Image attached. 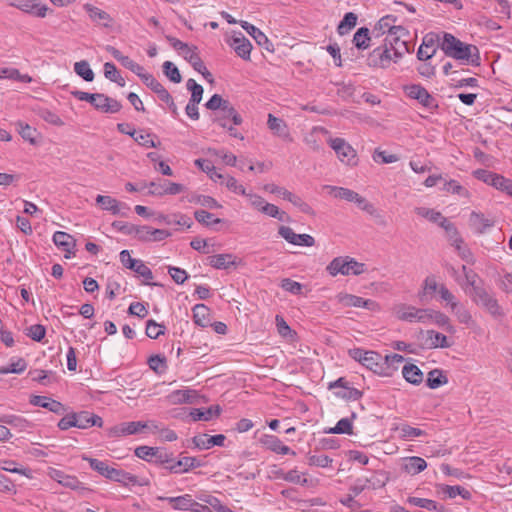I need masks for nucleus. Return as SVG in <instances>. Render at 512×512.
<instances>
[{
  "instance_id": "nucleus-33",
  "label": "nucleus",
  "mask_w": 512,
  "mask_h": 512,
  "mask_svg": "<svg viewBox=\"0 0 512 512\" xmlns=\"http://www.w3.org/2000/svg\"><path fill=\"white\" fill-rule=\"evenodd\" d=\"M96 203L100 205V207L103 210L109 211L113 215L120 214V207L122 206V204L115 198H112L111 196L98 195L96 197ZM123 206L126 209H129L125 204H123Z\"/></svg>"
},
{
  "instance_id": "nucleus-50",
  "label": "nucleus",
  "mask_w": 512,
  "mask_h": 512,
  "mask_svg": "<svg viewBox=\"0 0 512 512\" xmlns=\"http://www.w3.org/2000/svg\"><path fill=\"white\" fill-rule=\"evenodd\" d=\"M84 460H87L90 464V467L97 471L100 475L110 479L111 472L113 471V467H109L105 461H101L95 458L84 457Z\"/></svg>"
},
{
  "instance_id": "nucleus-59",
  "label": "nucleus",
  "mask_w": 512,
  "mask_h": 512,
  "mask_svg": "<svg viewBox=\"0 0 512 512\" xmlns=\"http://www.w3.org/2000/svg\"><path fill=\"white\" fill-rule=\"evenodd\" d=\"M146 335L151 339H157L165 332V326L150 319L146 323Z\"/></svg>"
},
{
  "instance_id": "nucleus-20",
  "label": "nucleus",
  "mask_w": 512,
  "mask_h": 512,
  "mask_svg": "<svg viewBox=\"0 0 512 512\" xmlns=\"http://www.w3.org/2000/svg\"><path fill=\"white\" fill-rule=\"evenodd\" d=\"M171 233L164 229H155L150 226H139L137 237L141 241H162L169 237Z\"/></svg>"
},
{
  "instance_id": "nucleus-6",
  "label": "nucleus",
  "mask_w": 512,
  "mask_h": 512,
  "mask_svg": "<svg viewBox=\"0 0 512 512\" xmlns=\"http://www.w3.org/2000/svg\"><path fill=\"white\" fill-rule=\"evenodd\" d=\"M329 144L341 162L348 165H356L357 153L343 138H332L329 140Z\"/></svg>"
},
{
  "instance_id": "nucleus-24",
  "label": "nucleus",
  "mask_w": 512,
  "mask_h": 512,
  "mask_svg": "<svg viewBox=\"0 0 512 512\" xmlns=\"http://www.w3.org/2000/svg\"><path fill=\"white\" fill-rule=\"evenodd\" d=\"M223 434L209 436L207 434L197 435L193 437L194 445L199 449H210L213 446H223L225 441Z\"/></svg>"
},
{
  "instance_id": "nucleus-56",
  "label": "nucleus",
  "mask_w": 512,
  "mask_h": 512,
  "mask_svg": "<svg viewBox=\"0 0 512 512\" xmlns=\"http://www.w3.org/2000/svg\"><path fill=\"white\" fill-rule=\"evenodd\" d=\"M499 175L500 174H497V173H494V172H491V171H488L485 169H477L473 172V176L476 179H478L492 187H494V182L497 181L496 178H498Z\"/></svg>"
},
{
  "instance_id": "nucleus-36",
  "label": "nucleus",
  "mask_w": 512,
  "mask_h": 512,
  "mask_svg": "<svg viewBox=\"0 0 512 512\" xmlns=\"http://www.w3.org/2000/svg\"><path fill=\"white\" fill-rule=\"evenodd\" d=\"M84 9L86 10V12L89 14L90 18L93 21L103 24L105 27H108L110 25V22L112 23V21H113V19L110 17V15L107 12H105L91 4H85Z\"/></svg>"
},
{
  "instance_id": "nucleus-7",
  "label": "nucleus",
  "mask_w": 512,
  "mask_h": 512,
  "mask_svg": "<svg viewBox=\"0 0 512 512\" xmlns=\"http://www.w3.org/2000/svg\"><path fill=\"white\" fill-rule=\"evenodd\" d=\"M366 62L370 67L387 68L391 62H397V59L390 52L388 44H383L369 53Z\"/></svg>"
},
{
  "instance_id": "nucleus-28",
  "label": "nucleus",
  "mask_w": 512,
  "mask_h": 512,
  "mask_svg": "<svg viewBox=\"0 0 512 512\" xmlns=\"http://www.w3.org/2000/svg\"><path fill=\"white\" fill-rule=\"evenodd\" d=\"M145 427L146 424L141 421L123 422L113 427L111 434L114 436L132 435Z\"/></svg>"
},
{
  "instance_id": "nucleus-17",
  "label": "nucleus",
  "mask_w": 512,
  "mask_h": 512,
  "mask_svg": "<svg viewBox=\"0 0 512 512\" xmlns=\"http://www.w3.org/2000/svg\"><path fill=\"white\" fill-rule=\"evenodd\" d=\"M92 106L103 113H117L122 108V105L119 101L102 93H97Z\"/></svg>"
},
{
  "instance_id": "nucleus-63",
  "label": "nucleus",
  "mask_w": 512,
  "mask_h": 512,
  "mask_svg": "<svg viewBox=\"0 0 512 512\" xmlns=\"http://www.w3.org/2000/svg\"><path fill=\"white\" fill-rule=\"evenodd\" d=\"M404 357L400 354H391L386 355L383 360L382 364H385L387 366V370L390 371V376L394 371L398 369V364L402 363L404 361Z\"/></svg>"
},
{
  "instance_id": "nucleus-8",
  "label": "nucleus",
  "mask_w": 512,
  "mask_h": 512,
  "mask_svg": "<svg viewBox=\"0 0 512 512\" xmlns=\"http://www.w3.org/2000/svg\"><path fill=\"white\" fill-rule=\"evenodd\" d=\"M11 6L20 9L25 13L44 18L49 10L48 6L37 0H10Z\"/></svg>"
},
{
  "instance_id": "nucleus-49",
  "label": "nucleus",
  "mask_w": 512,
  "mask_h": 512,
  "mask_svg": "<svg viewBox=\"0 0 512 512\" xmlns=\"http://www.w3.org/2000/svg\"><path fill=\"white\" fill-rule=\"evenodd\" d=\"M0 423L19 428L20 430H26L30 427V423L26 419L17 415H1Z\"/></svg>"
},
{
  "instance_id": "nucleus-47",
  "label": "nucleus",
  "mask_w": 512,
  "mask_h": 512,
  "mask_svg": "<svg viewBox=\"0 0 512 512\" xmlns=\"http://www.w3.org/2000/svg\"><path fill=\"white\" fill-rule=\"evenodd\" d=\"M442 492L448 497V498H455L456 496H461L465 500H469L471 498V493L466 488L456 485V486H450V485H443L442 486Z\"/></svg>"
},
{
  "instance_id": "nucleus-29",
  "label": "nucleus",
  "mask_w": 512,
  "mask_h": 512,
  "mask_svg": "<svg viewBox=\"0 0 512 512\" xmlns=\"http://www.w3.org/2000/svg\"><path fill=\"white\" fill-rule=\"evenodd\" d=\"M205 107L211 111H225L228 114L233 113V105L229 100L224 99L219 94H214L205 104Z\"/></svg>"
},
{
  "instance_id": "nucleus-30",
  "label": "nucleus",
  "mask_w": 512,
  "mask_h": 512,
  "mask_svg": "<svg viewBox=\"0 0 512 512\" xmlns=\"http://www.w3.org/2000/svg\"><path fill=\"white\" fill-rule=\"evenodd\" d=\"M427 467V462L419 456H411L404 459L402 469L411 475H416Z\"/></svg>"
},
{
  "instance_id": "nucleus-13",
  "label": "nucleus",
  "mask_w": 512,
  "mask_h": 512,
  "mask_svg": "<svg viewBox=\"0 0 512 512\" xmlns=\"http://www.w3.org/2000/svg\"><path fill=\"white\" fill-rule=\"evenodd\" d=\"M229 45L243 60H250L252 44L241 32L235 33L232 36Z\"/></svg>"
},
{
  "instance_id": "nucleus-52",
  "label": "nucleus",
  "mask_w": 512,
  "mask_h": 512,
  "mask_svg": "<svg viewBox=\"0 0 512 512\" xmlns=\"http://www.w3.org/2000/svg\"><path fill=\"white\" fill-rule=\"evenodd\" d=\"M75 73L83 78L87 82H91L94 79V72L90 68L89 63L86 60H81L74 64Z\"/></svg>"
},
{
  "instance_id": "nucleus-4",
  "label": "nucleus",
  "mask_w": 512,
  "mask_h": 512,
  "mask_svg": "<svg viewBox=\"0 0 512 512\" xmlns=\"http://www.w3.org/2000/svg\"><path fill=\"white\" fill-rule=\"evenodd\" d=\"M473 301L485 308L492 316L501 317L503 312L498 304L497 299L491 295L485 288H475V292L471 294Z\"/></svg>"
},
{
  "instance_id": "nucleus-41",
  "label": "nucleus",
  "mask_w": 512,
  "mask_h": 512,
  "mask_svg": "<svg viewBox=\"0 0 512 512\" xmlns=\"http://www.w3.org/2000/svg\"><path fill=\"white\" fill-rule=\"evenodd\" d=\"M323 189L326 190L333 197L338 198V199H343L348 202H353L355 195L357 193L348 188L337 187V186H332V185H324Z\"/></svg>"
},
{
  "instance_id": "nucleus-48",
  "label": "nucleus",
  "mask_w": 512,
  "mask_h": 512,
  "mask_svg": "<svg viewBox=\"0 0 512 512\" xmlns=\"http://www.w3.org/2000/svg\"><path fill=\"white\" fill-rule=\"evenodd\" d=\"M357 24V15L353 12H348L344 15L343 19L340 21L337 32L340 35L347 34L352 28H354Z\"/></svg>"
},
{
  "instance_id": "nucleus-9",
  "label": "nucleus",
  "mask_w": 512,
  "mask_h": 512,
  "mask_svg": "<svg viewBox=\"0 0 512 512\" xmlns=\"http://www.w3.org/2000/svg\"><path fill=\"white\" fill-rule=\"evenodd\" d=\"M278 233L287 242L298 246H313L315 239L309 234H296L289 226H280Z\"/></svg>"
},
{
  "instance_id": "nucleus-32",
  "label": "nucleus",
  "mask_w": 512,
  "mask_h": 512,
  "mask_svg": "<svg viewBox=\"0 0 512 512\" xmlns=\"http://www.w3.org/2000/svg\"><path fill=\"white\" fill-rule=\"evenodd\" d=\"M228 119H231L234 125H240L243 122L241 115L237 112V110L233 107V113L228 114L225 111H217L214 114L213 121L217 123L222 128H227Z\"/></svg>"
},
{
  "instance_id": "nucleus-40",
  "label": "nucleus",
  "mask_w": 512,
  "mask_h": 512,
  "mask_svg": "<svg viewBox=\"0 0 512 512\" xmlns=\"http://www.w3.org/2000/svg\"><path fill=\"white\" fill-rule=\"evenodd\" d=\"M182 200H186L189 203L200 204L210 209L222 207L213 197L207 195L191 194L183 197Z\"/></svg>"
},
{
  "instance_id": "nucleus-1",
  "label": "nucleus",
  "mask_w": 512,
  "mask_h": 512,
  "mask_svg": "<svg viewBox=\"0 0 512 512\" xmlns=\"http://www.w3.org/2000/svg\"><path fill=\"white\" fill-rule=\"evenodd\" d=\"M441 49L445 55L457 60H465L472 65L480 64V52L477 46L466 44L450 33H444Z\"/></svg>"
},
{
  "instance_id": "nucleus-64",
  "label": "nucleus",
  "mask_w": 512,
  "mask_h": 512,
  "mask_svg": "<svg viewBox=\"0 0 512 512\" xmlns=\"http://www.w3.org/2000/svg\"><path fill=\"white\" fill-rule=\"evenodd\" d=\"M496 179L497 181L494 182V188L512 196V180L504 177L503 175H499Z\"/></svg>"
},
{
  "instance_id": "nucleus-34",
  "label": "nucleus",
  "mask_w": 512,
  "mask_h": 512,
  "mask_svg": "<svg viewBox=\"0 0 512 512\" xmlns=\"http://www.w3.org/2000/svg\"><path fill=\"white\" fill-rule=\"evenodd\" d=\"M426 345L429 348H448L451 346L444 334L434 330L426 331Z\"/></svg>"
},
{
  "instance_id": "nucleus-61",
  "label": "nucleus",
  "mask_w": 512,
  "mask_h": 512,
  "mask_svg": "<svg viewBox=\"0 0 512 512\" xmlns=\"http://www.w3.org/2000/svg\"><path fill=\"white\" fill-rule=\"evenodd\" d=\"M186 87L189 91H191L192 102L200 103L203 95V87L196 83L194 79H188L186 83Z\"/></svg>"
},
{
  "instance_id": "nucleus-5",
  "label": "nucleus",
  "mask_w": 512,
  "mask_h": 512,
  "mask_svg": "<svg viewBox=\"0 0 512 512\" xmlns=\"http://www.w3.org/2000/svg\"><path fill=\"white\" fill-rule=\"evenodd\" d=\"M406 95L417 100L422 106L430 110H436L438 103L436 99L420 84H411L404 86Z\"/></svg>"
},
{
  "instance_id": "nucleus-45",
  "label": "nucleus",
  "mask_w": 512,
  "mask_h": 512,
  "mask_svg": "<svg viewBox=\"0 0 512 512\" xmlns=\"http://www.w3.org/2000/svg\"><path fill=\"white\" fill-rule=\"evenodd\" d=\"M370 41V30L367 27L359 28L353 36V43L358 49H367Z\"/></svg>"
},
{
  "instance_id": "nucleus-19",
  "label": "nucleus",
  "mask_w": 512,
  "mask_h": 512,
  "mask_svg": "<svg viewBox=\"0 0 512 512\" xmlns=\"http://www.w3.org/2000/svg\"><path fill=\"white\" fill-rule=\"evenodd\" d=\"M30 403L34 406L45 408L58 415H62L66 411L62 403L46 396L33 395L30 398Z\"/></svg>"
},
{
  "instance_id": "nucleus-11",
  "label": "nucleus",
  "mask_w": 512,
  "mask_h": 512,
  "mask_svg": "<svg viewBox=\"0 0 512 512\" xmlns=\"http://www.w3.org/2000/svg\"><path fill=\"white\" fill-rule=\"evenodd\" d=\"M109 480L119 482L124 486H148L150 484V481L147 478H139L122 469L115 468H113Z\"/></svg>"
},
{
  "instance_id": "nucleus-3",
  "label": "nucleus",
  "mask_w": 512,
  "mask_h": 512,
  "mask_svg": "<svg viewBox=\"0 0 512 512\" xmlns=\"http://www.w3.org/2000/svg\"><path fill=\"white\" fill-rule=\"evenodd\" d=\"M48 475L51 479L58 482L63 487L77 491L80 496H86L91 492V490L85 487L84 484L80 482L76 476L68 475L62 470L50 468Z\"/></svg>"
},
{
  "instance_id": "nucleus-25",
  "label": "nucleus",
  "mask_w": 512,
  "mask_h": 512,
  "mask_svg": "<svg viewBox=\"0 0 512 512\" xmlns=\"http://www.w3.org/2000/svg\"><path fill=\"white\" fill-rule=\"evenodd\" d=\"M435 37L436 36L434 34H427L423 38V42L417 51V58L420 61H426V60L432 58L434 56V54L436 53Z\"/></svg>"
},
{
  "instance_id": "nucleus-42",
  "label": "nucleus",
  "mask_w": 512,
  "mask_h": 512,
  "mask_svg": "<svg viewBox=\"0 0 512 512\" xmlns=\"http://www.w3.org/2000/svg\"><path fill=\"white\" fill-rule=\"evenodd\" d=\"M396 431L399 432V437L404 440H412L416 437H421L427 435L424 430H421L416 427H412L406 423H402L395 428Z\"/></svg>"
},
{
  "instance_id": "nucleus-22",
  "label": "nucleus",
  "mask_w": 512,
  "mask_h": 512,
  "mask_svg": "<svg viewBox=\"0 0 512 512\" xmlns=\"http://www.w3.org/2000/svg\"><path fill=\"white\" fill-rule=\"evenodd\" d=\"M267 126L272 133L286 141H292L288 126L286 122L273 114H268Z\"/></svg>"
},
{
  "instance_id": "nucleus-37",
  "label": "nucleus",
  "mask_w": 512,
  "mask_h": 512,
  "mask_svg": "<svg viewBox=\"0 0 512 512\" xmlns=\"http://www.w3.org/2000/svg\"><path fill=\"white\" fill-rule=\"evenodd\" d=\"M158 499L168 501L177 510H190L193 505L196 506L189 494L178 497H158Z\"/></svg>"
},
{
  "instance_id": "nucleus-21",
  "label": "nucleus",
  "mask_w": 512,
  "mask_h": 512,
  "mask_svg": "<svg viewBox=\"0 0 512 512\" xmlns=\"http://www.w3.org/2000/svg\"><path fill=\"white\" fill-rule=\"evenodd\" d=\"M241 26L247 31V33L253 37L256 43L266 49L269 52L274 51L273 43L268 39V37L257 27L246 22L241 21Z\"/></svg>"
},
{
  "instance_id": "nucleus-31",
  "label": "nucleus",
  "mask_w": 512,
  "mask_h": 512,
  "mask_svg": "<svg viewBox=\"0 0 512 512\" xmlns=\"http://www.w3.org/2000/svg\"><path fill=\"white\" fill-rule=\"evenodd\" d=\"M208 263L215 269H228L236 265V257L232 254H217L210 256Z\"/></svg>"
},
{
  "instance_id": "nucleus-10",
  "label": "nucleus",
  "mask_w": 512,
  "mask_h": 512,
  "mask_svg": "<svg viewBox=\"0 0 512 512\" xmlns=\"http://www.w3.org/2000/svg\"><path fill=\"white\" fill-rule=\"evenodd\" d=\"M407 34H388L384 39V44H388L390 52L395 59L401 58L405 53L409 52V45L406 40L401 39Z\"/></svg>"
},
{
  "instance_id": "nucleus-54",
  "label": "nucleus",
  "mask_w": 512,
  "mask_h": 512,
  "mask_svg": "<svg viewBox=\"0 0 512 512\" xmlns=\"http://www.w3.org/2000/svg\"><path fill=\"white\" fill-rule=\"evenodd\" d=\"M195 219L202 225L211 226L222 222L220 218H215L214 215L206 210H196L194 212Z\"/></svg>"
},
{
  "instance_id": "nucleus-39",
  "label": "nucleus",
  "mask_w": 512,
  "mask_h": 512,
  "mask_svg": "<svg viewBox=\"0 0 512 512\" xmlns=\"http://www.w3.org/2000/svg\"><path fill=\"white\" fill-rule=\"evenodd\" d=\"M193 320L195 324L206 327L210 323V309L204 304H196L193 309Z\"/></svg>"
},
{
  "instance_id": "nucleus-15",
  "label": "nucleus",
  "mask_w": 512,
  "mask_h": 512,
  "mask_svg": "<svg viewBox=\"0 0 512 512\" xmlns=\"http://www.w3.org/2000/svg\"><path fill=\"white\" fill-rule=\"evenodd\" d=\"M337 300L339 303L346 307H363L369 310H374L378 306L377 303L373 300L364 299L362 297L347 293L338 294Z\"/></svg>"
},
{
  "instance_id": "nucleus-53",
  "label": "nucleus",
  "mask_w": 512,
  "mask_h": 512,
  "mask_svg": "<svg viewBox=\"0 0 512 512\" xmlns=\"http://www.w3.org/2000/svg\"><path fill=\"white\" fill-rule=\"evenodd\" d=\"M413 306H409L406 304H398L395 305L393 308V312L396 315V317L400 320L413 322L414 321V315H413Z\"/></svg>"
},
{
  "instance_id": "nucleus-60",
  "label": "nucleus",
  "mask_w": 512,
  "mask_h": 512,
  "mask_svg": "<svg viewBox=\"0 0 512 512\" xmlns=\"http://www.w3.org/2000/svg\"><path fill=\"white\" fill-rule=\"evenodd\" d=\"M38 115L47 123H50L55 126H63L64 122L62 119L54 112L49 109L41 108L38 110Z\"/></svg>"
},
{
  "instance_id": "nucleus-58",
  "label": "nucleus",
  "mask_w": 512,
  "mask_h": 512,
  "mask_svg": "<svg viewBox=\"0 0 512 512\" xmlns=\"http://www.w3.org/2000/svg\"><path fill=\"white\" fill-rule=\"evenodd\" d=\"M163 73L174 83H180L182 80L181 74L178 68L170 61L163 63Z\"/></svg>"
},
{
  "instance_id": "nucleus-57",
  "label": "nucleus",
  "mask_w": 512,
  "mask_h": 512,
  "mask_svg": "<svg viewBox=\"0 0 512 512\" xmlns=\"http://www.w3.org/2000/svg\"><path fill=\"white\" fill-rule=\"evenodd\" d=\"M327 433L332 434H352V422L349 418H342L340 419L336 426L333 428H330Z\"/></svg>"
},
{
  "instance_id": "nucleus-2",
  "label": "nucleus",
  "mask_w": 512,
  "mask_h": 512,
  "mask_svg": "<svg viewBox=\"0 0 512 512\" xmlns=\"http://www.w3.org/2000/svg\"><path fill=\"white\" fill-rule=\"evenodd\" d=\"M326 270L331 276H336L337 274L360 275L365 271V264L357 262L354 258L348 256L336 257L329 263Z\"/></svg>"
},
{
  "instance_id": "nucleus-38",
  "label": "nucleus",
  "mask_w": 512,
  "mask_h": 512,
  "mask_svg": "<svg viewBox=\"0 0 512 512\" xmlns=\"http://www.w3.org/2000/svg\"><path fill=\"white\" fill-rule=\"evenodd\" d=\"M407 502L411 505L427 509L429 511H437V512H445V507L434 500L419 498V497H409Z\"/></svg>"
},
{
  "instance_id": "nucleus-26",
  "label": "nucleus",
  "mask_w": 512,
  "mask_h": 512,
  "mask_svg": "<svg viewBox=\"0 0 512 512\" xmlns=\"http://www.w3.org/2000/svg\"><path fill=\"white\" fill-rule=\"evenodd\" d=\"M197 397L195 390L191 389H179L172 391L167 395V400L170 404H182V403H193Z\"/></svg>"
},
{
  "instance_id": "nucleus-14",
  "label": "nucleus",
  "mask_w": 512,
  "mask_h": 512,
  "mask_svg": "<svg viewBox=\"0 0 512 512\" xmlns=\"http://www.w3.org/2000/svg\"><path fill=\"white\" fill-rule=\"evenodd\" d=\"M382 356L375 351H368L367 355L363 357L362 365L370 369L376 374L382 376H390V371L387 370V366L382 364Z\"/></svg>"
},
{
  "instance_id": "nucleus-27",
  "label": "nucleus",
  "mask_w": 512,
  "mask_h": 512,
  "mask_svg": "<svg viewBox=\"0 0 512 512\" xmlns=\"http://www.w3.org/2000/svg\"><path fill=\"white\" fill-rule=\"evenodd\" d=\"M53 242L57 247L61 248L67 253L65 255L66 258L70 257L69 254L72 252V249L76 245V241L73 236L63 231H57L54 233Z\"/></svg>"
},
{
  "instance_id": "nucleus-44",
  "label": "nucleus",
  "mask_w": 512,
  "mask_h": 512,
  "mask_svg": "<svg viewBox=\"0 0 512 512\" xmlns=\"http://www.w3.org/2000/svg\"><path fill=\"white\" fill-rule=\"evenodd\" d=\"M264 444L268 449L275 453L282 455L291 453V449L287 445L283 444V442L276 436H267ZM292 454H295V452H292Z\"/></svg>"
},
{
  "instance_id": "nucleus-43",
  "label": "nucleus",
  "mask_w": 512,
  "mask_h": 512,
  "mask_svg": "<svg viewBox=\"0 0 512 512\" xmlns=\"http://www.w3.org/2000/svg\"><path fill=\"white\" fill-rule=\"evenodd\" d=\"M220 412H221V408L217 405V406H211V407L205 408V409H193V411L190 413V415L194 421H198V420L209 421L214 416H219Z\"/></svg>"
},
{
  "instance_id": "nucleus-62",
  "label": "nucleus",
  "mask_w": 512,
  "mask_h": 512,
  "mask_svg": "<svg viewBox=\"0 0 512 512\" xmlns=\"http://www.w3.org/2000/svg\"><path fill=\"white\" fill-rule=\"evenodd\" d=\"M335 395L337 397L345 399V400L356 401V400H359L360 398H362L363 392L356 388L348 386L345 389L335 392Z\"/></svg>"
},
{
  "instance_id": "nucleus-12",
  "label": "nucleus",
  "mask_w": 512,
  "mask_h": 512,
  "mask_svg": "<svg viewBox=\"0 0 512 512\" xmlns=\"http://www.w3.org/2000/svg\"><path fill=\"white\" fill-rule=\"evenodd\" d=\"M396 17L393 15H386L382 17L378 23L376 24L373 32L376 33V36H380L381 34H408L407 30L402 26H395Z\"/></svg>"
},
{
  "instance_id": "nucleus-23",
  "label": "nucleus",
  "mask_w": 512,
  "mask_h": 512,
  "mask_svg": "<svg viewBox=\"0 0 512 512\" xmlns=\"http://www.w3.org/2000/svg\"><path fill=\"white\" fill-rule=\"evenodd\" d=\"M77 421V428L79 429H87L92 426L102 427L103 420L100 416L91 413L89 411H80L78 413H74Z\"/></svg>"
},
{
  "instance_id": "nucleus-35",
  "label": "nucleus",
  "mask_w": 512,
  "mask_h": 512,
  "mask_svg": "<svg viewBox=\"0 0 512 512\" xmlns=\"http://www.w3.org/2000/svg\"><path fill=\"white\" fill-rule=\"evenodd\" d=\"M402 375L407 382L413 385H419L423 381V372L414 364L404 365L402 368Z\"/></svg>"
},
{
  "instance_id": "nucleus-46",
  "label": "nucleus",
  "mask_w": 512,
  "mask_h": 512,
  "mask_svg": "<svg viewBox=\"0 0 512 512\" xmlns=\"http://www.w3.org/2000/svg\"><path fill=\"white\" fill-rule=\"evenodd\" d=\"M448 382V378L440 369L431 370L428 373L426 384L430 389H436Z\"/></svg>"
},
{
  "instance_id": "nucleus-18",
  "label": "nucleus",
  "mask_w": 512,
  "mask_h": 512,
  "mask_svg": "<svg viewBox=\"0 0 512 512\" xmlns=\"http://www.w3.org/2000/svg\"><path fill=\"white\" fill-rule=\"evenodd\" d=\"M202 466V463L195 457L185 456L179 459L178 461H174L171 465L165 466L170 473L181 474L186 473L192 468H197Z\"/></svg>"
},
{
  "instance_id": "nucleus-51",
  "label": "nucleus",
  "mask_w": 512,
  "mask_h": 512,
  "mask_svg": "<svg viewBox=\"0 0 512 512\" xmlns=\"http://www.w3.org/2000/svg\"><path fill=\"white\" fill-rule=\"evenodd\" d=\"M104 75L107 79L117 83L120 87L125 86L124 78L120 75L119 71L113 63L106 62L104 64Z\"/></svg>"
},
{
  "instance_id": "nucleus-55",
  "label": "nucleus",
  "mask_w": 512,
  "mask_h": 512,
  "mask_svg": "<svg viewBox=\"0 0 512 512\" xmlns=\"http://www.w3.org/2000/svg\"><path fill=\"white\" fill-rule=\"evenodd\" d=\"M140 79L149 87L157 96L165 89V87L150 73L144 72Z\"/></svg>"
},
{
  "instance_id": "nucleus-16",
  "label": "nucleus",
  "mask_w": 512,
  "mask_h": 512,
  "mask_svg": "<svg viewBox=\"0 0 512 512\" xmlns=\"http://www.w3.org/2000/svg\"><path fill=\"white\" fill-rule=\"evenodd\" d=\"M495 225L493 218H487L483 213L472 211L469 217V226L476 234H484Z\"/></svg>"
}]
</instances>
